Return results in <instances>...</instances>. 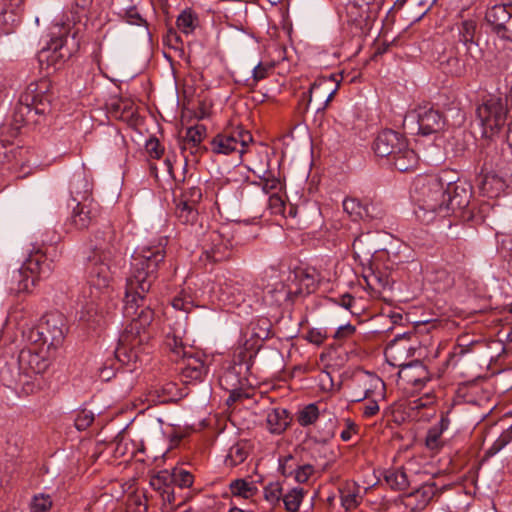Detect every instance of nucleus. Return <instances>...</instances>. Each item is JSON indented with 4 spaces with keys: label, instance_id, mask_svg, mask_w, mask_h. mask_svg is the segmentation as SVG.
I'll list each match as a JSON object with an SVG mask.
<instances>
[{
    "label": "nucleus",
    "instance_id": "f257e3e1",
    "mask_svg": "<svg viewBox=\"0 0 512 512\" xmlns=\"http://www.w3.org/2000/svg\"><path fill=\"white\" fill-rule=\"evenodd\" d=\"M93 249L85 267L86 288L83 291L85 307L90 312L94 310L97 301L109 294L113 279L114 268L121 262V252L117 245L116 231L112 226H105L94 234Z\"/></svg>",
    "mask_w": 512,
    "mask_h": 512
},
{
    "label": "nucleus",
    "instance_id": "f03ea898",
    "mask_svg": "<svg viewBox=\"0 0 512 512\" xmlns=\"http://www.w3.org/2000/svg\"><path fill=\"white\" fill-rule=\"evenodd\" d=\"M167 240L161 239L157 244L138 247L131 256L130 274L127 277L129 304L127 310L133 312V301L148 294L158 277V271L165 263Z\"/></svg>",
    "mask_w": 512,
    "mask_h": 512
},
{
    "label": "nucleus",
    "instance_id": "7ed1b4c3",
    "mask_svg": "<svg viewBox=\"0 0 512 512\" xmlns=\"http://www.w3.org/2000/svg\"><path fill=\"white\" fill-rule=\"evenodd\" d=\"M449 172L440 175H420L411 188V198L418 209L415 214L423 221H431L435 215L447 217L445 202L446 182Z\"/></svg>",
    "mask_w": 512,
    "mask_h": 512
},
{
    "label": "nucleus",
    "instance_id": "20e7f679",
    "mask_svg": "<svg viewBox=\"0 0 512 512\" xmlns=\"http://www.w3.org/2000/svg\"><path fill=\"white\" fill-rule=\"evenodd\" d=\"M51 111L50 82L43 78L31 82L20 95L14 111V121L20 124H37L39 117Z\"/></svg>",
    "mask_w": 512,
    "mask_h": 512
},
{
    "label": "nucleus",
    "instance_id": "39448f33",
    "mask_svg": "<svg viewBox=\"0 0 512 512\" xmlns=\"http://www.w3.org/2000/svg\"><path fill=\"white\" fill-rule=\"evenodd\" d=\"M412 350L413 348L409 344L408 339L405 335H401L388 344L385 356L390 365L400 368L398 372L399 379L419 389L430 380V375L426 366L421 361L413 360L409 363L402 361L403 356Z\"/></svg>",
    "mask_w": 512,
    "mask_h": 512
},
{
    "label": "nucleus",
    "instance_id": "423d86ee",
    "mask_svg": "<svg viewBox=\"0 0 512 512\" xmlns=\"http://www.w3.org/2000/svg\"><path fill=\"white\" fill-rule=\"evenodd\" d=\"M373 149L379 157H387L400 172L414 168L418 162L417 154L408 147L406 138L391 129H385L378 133L373 143Z\"/></svg>",
    "mask_w": 512,
    "mask_h": 512
},
{
    "label": "nucleus",
    "instance_id": "0eeeda50",
    "mask_svg": "<svg viewBox=\"0 0 512 512\" xmlns=\"http://www.w3.org/2000/svg\"><path fill=\"white\" fill-rule=\"evenodd\" d=\"M67 331L66 318L63 314L48 313L29 331L28 339L31 344L43 347L47 353L54 354L63 346Z\"/></svg>",
    "mask_w": 512,
    "mask_h": 512
},
{
    "label": "nucleus",
    "instance_id": "6e6552de",
    "mask_svg": "<svg viewBox=\"0 0 512 512\" xmlns=\"http://www.w3.org/2000/svg\"><path fill=\"white\" fill-rule=\"evenodd\" d=\"M404 126L417 124V133L428 136L442 131L446 118L442 112L428 105L418 106L404 118Z\"/></svg>",
    "mask_w": 512,
    "mask_h": 512
},
{
    "label": "nucleus",
    "instance_id": "1a4fd4ad",
    "mask_svg": "<svg viewBox=\"0 0 512 512\" xmlns=\"http://www.w3.org/2000/svg\"><path fill=\"white\" fill-rule=\"evenodd\" d=\"M252 140L251 133L241 127L225 130L212 138L210 151L217 155H230L234 152L242 155Z\"/></svg>",
    "mask_w": 512,
    "mask_h": 512
},
{
    "label": "nucleus",
    "instance_id": "9d476101",
    "mask_svg": "<svg viewBox=\"0 0 512 512\" xmlns=\"http://www.w3.org/2000/svg\"><path fill=\"white\" fill-rule=\"evenodd\" d=\"M477 116L484 128V133L494 134L506 123L507 100L498 96H490L477 108Z\"/></svg>",
    "mask_w": 512,
    "mask_h": 512
},
{
    "label": "nucleus",
    "instance_id": "9b49d317",
    "mask_svg": "<svg viewBox=\"0 0 512 512\" xmlns=\"http://www.w3.org/2000/svg\"><path fill=\"white\" fill-rule=\"evenodd\" d=\"M52 353H47L43 347L31 345L22 349L17 357L16 363L20 371H23L24 378L31 382V379L44 373L51 364Z\"/></svg>",
    "mask_w": 512,
    "mask_h": 512
},
{
    "label": "nucleus",
    "instance_id": "f8f14e48",
    "mask_svg": "<svg viewBox=\"0 0 512 512\" xmlns=\"http://www.w3.org/2000/svg\"><path fill=\"white\" fill-rule=\"evenodd\" d=\"M472 198V186L466 181H453L447 176L445 202L448 209L447 216L452 214L464 216L470 212L469 205Z\"/></svg>",
    "mask_w": 512,
    "mask_h": 512
},
{
    "label": "nucleus",
    "instance_id": "ddd939ff",
    "mask_svg": "<svg viewBox=\"0 0 512 512\" xmlns=\"http://www.w3.org/2000/svg\"><path fill=\"white\" fill-rule=\"evenodd\" d=\"M132 298L133 297L131 296V299ZM129 299L130 296L128 297V287H126L124 314L126 317H130L132 321L125 331L137 337H142L143 339L147 338L144 330L152 323L154 318L153 310L149 307L148 304H146L147 294H144L142 298L138 297L135 299V301H133V312H129L127 310Z\"/></svg>",
    "mask_w": 512,
    "mask_h": 512
},
{
    "label": "nucleus",
    "instance_id": "4468645a",
    "mask_svg": "<svg viewBox=\"0 0 512 512\" xmlns=\"http://www.w3.org/2000/svg\"><path fill=\"white\" fill-rule=\"evenodd\" d=\"M70 216L65 222L67 232L82 231L88 229L98 218L100 207L93 199L75 201Z\"/></svg>",
    "mask_w": 512,
    "mask_h": 512
},
{
    "label": "nucleus",
    "instance_id": "2eb2a0df",
    "mask_svg": "<svg viewBox=\"0 0 512 512\" xmlns=\"http://www.w3.org/2000/svg\"><path fill=\"white\" fill-rule=\"evenodd\" d=\"M473 59L472 52L466 54L465 49L451 46L439 54L437 63L443 73L461 77L465 74L467 66L470 65V61Z\"/></svg>",
    "mask_w": 512,
    "mask_h": 512
},
{
    "label": "nucleus",
    "instance_id": "dca6fc26",
    "mask_svg": "<svg viewBox=\"0 0 512 512\" xmlns=\"http://www.w3.org/2000/svg\"><path fill=\"white\" fill-rule=\"evenodd\" d=\"M22 266L35 280L48 277L54 269L53 262L48 260L42 248L35 245L29 250Z\"/></svg>",
    "mask_w": 512,
    "mask_h": 512
},
{
    "label": "nucleus",
    "instance_id": "f3484780",
    "mask_svg": "<svg viewBox=\"0 0 512 512\" xmlns=\"http://www.w3.org/2000/svg\"><path fill=\"white\" fill-rule=\"evenodd\" d=\"M143 338L124 332L115 349V358L123 365H130L139 360L138 346L142 343Z\"/></svg>",
    "mask_w": 512,
    "mask_h": 512
},
{
    "label": "nucleus",
    "instance_id": "a211bd4d",
    "mask_svg": "<svg viewBox=\"0 0 512 512\" xmlns=\"http://www.w3.org/2000/svg\"><path fill=\"white\" fill-rule=\"evenodd\" d=\"M248 286L241 281L227 279L220 284L219 300L225 305L239 306L245 301Z\"/></svg>",
    "mask_w": 512,
    "mask_h": 512
},
{
    "label": "nucleus",
    "instance_id": "6ab92c4d",
    "mask_svg": "<svg viewBox=\"0 0 512 512\" xmlns=\"http://www.w3.org/2000/svg\"><path fill=\"white\" fill-rule=\"evenodd\" d=\"M182 366L179 368L181 376L186 383L192 381H201L207 374L208 368L204 361L197 354H189L182 360Z\"/></svg>",
    "mask_w": 512,
    "mask_h": 512
},
{
    "label": "nucleus",
    "instance_id": "aec40b11",
    "mask_svg": "<svg viewBox=\"0 0 512 512\" xmlns=\"http://www.w3.org/2000/svg\"><path fill=\"white\" fill-rule=\"evenodd\" d=\"M451 410L442 411L440 413V420L435 425L431 426L425 437V445L429 450L438 451L443 445V433L449 428L451 420L449 417Z\"/></svg>",
    "mask_w": 512,
    "mask_h": 512
},
{
    "label": "nucleus",
    "instance_id": "412c9836",
    "mask_svg": "<svg viewBox=\"0 0 512 512\" xmlns=\"http://www.w3.org/2000/svg\"><path fill=\"white\" fill-rule=\"evenodd\" d=\"M344 211L352 218L353 221L359 219H380L382 218V212L379 210L378 213H372L370 210H376L374 204H363L356 198H345L343 201Z\"/></svg>",
    "mask_w": 512,
    "mask_h": 512
},
{
    "label": "nucleus",
    "instance_id": "4be33fe9",
    "mask_svg": "<svg viewBox=\"0 0 512 512\" xmlns=\"http://www.w3.org/2000/svg\"><path fill=\"white\" fill-rule=\"evenodd\" d=\"M260 345L257 341L250 343L246 341L243 347L237 349L233 358V368H239L244 374H251V368L254 364V360L259 351Z\"/></svg>",
    "mask_w": 512,
    "mask_h": 512
},
{
    "label": "nucleus",
    "instance_id": "5701e85b",
    "mask_svg": "<svg viewBox=\"0 0 512 512\" xmlns=\"http://www.w3.org/2000/svg\"><path fill=\"white\" fill-rule=\"evenodd\" d=\"M512 15V4H495L489 7L485 13V20L497 35L502 30L503 25Z\"/></svg>",
    "mask_w": 512,
    "mask_h": 512
},
{
    "label": "nucleus",
    "instance_id": "b1692460",
    "mask_svg": "<svg viewBox=\"0 0 512 512\" xmlns=\"http://www.w3.org/2000/svg\"><path fill=\"white\" fill-rule=\"evenodd\" d=\"M438 489L435 482H427L415 489L412 493L407 495V506H411L413 502L414 510H423L432 498L436 495Z\"/></svg>",
    "mask_w": 512,
    "mask_h": 512
},
{
    "label": "nucleus",
    "instance_id": "393cba45",
    "mask_svg": "<svg viewBox=\"0 0 512 512\" xmlns=\"http://www.w3.org/2000/svg\"><path fill=\"white\" fill-rule=\"evenodd\" d=\"M153 487L160 491L162 498V512H174L178 507L184 504V498H180L179 501H177L178 498L176 496V488L175 486H172L171 483L162 480V482L156 483V485Z\"/></svg>",
    "mask_w": 512,
    "mask_h": 512
},
{
    "label": "nucleus",
    "instance_id": "a878e982",
    "mask_svg": "<svg viewBox=\"0 0 512 512\" xmlns=\"http://www.w3.org/2000/svg\"><path fill=\"white\" fill-rule=\"evenodd\" d=\"M329 85L330 82L325 80L310 85L313 99L316 102L314 107L316 112L324 111L336 92V89H331L328 87Z\"/></svg>",
    "mask_w": 512,
    "mask_h": 512
},
{
    "label": "nucleus",
    "instance_id": "bb28decb",
    "mask_svg": "<svg viewBox=\"0 0 512 512\" xmlns=\"http://www.w3.org/2000/svg\"><path fill=\"white\" fill-rule=\"evenodd\" d=\"M35 278L32 277L23 266L14 270L9 280V290L14 294L28 293L35 285Z\"/></svg>",
    "mask_w": 512,
    "mask_h": 512
},
{
    "label": "nucleus",
    "instance_id": "cd10ccee",
    "mask_svg": "<svg viewBox=\"0 0 512 512\" xmlns=\"http://www.w3.org/2000/svg\"><path fill=\"white\" fill-rule=\"evenodd\" d=\"M0 379L7 387L22 385L30 386V381L24 378L23 371H20L16 362L6 363L0 370Z\"/></svg>",
    "mask_w": 512,
    "mask_h": 512
},
{
    "label": "nucleus",
    "instance_id": "c85d7f7f",
    "mask_svg": "<svg viewBox=\"0 0 512 512\" xmlns=\"http://www.w3.org/2000/svg\"><path fill=\"white\" fill-rule=\"evenodd\" d=\"M162 480L168 481L172 483V486H175V488L183 489V488H189L192 486L194 477L193 475L183 469H174L173 473L171 475L165 473L162 475H157L154 477L151 481V485L155 486L156 483L162 482Z\"/></svg>",
    "mask_w": 512,
    "mask_h": 512
},
{
    "label": "nucleus",
    "instance_id": "c756f323",
    "mask_svg": "<svg viewBox=\"0 0 512 512\" xmlns=\"http://www.w3.org/2000/svg\"><path fill=\"white\" fill-rule=\"evenodd\" d=\"M212 246L206 250L207 258L213 262H220L230 257V250L227 243L222 241V236L217 231H212L209 235Z\"/></svg>",
    "mask_w": 512,
    "mask_h": 512
},
{
    "label": "nucleus",
    "instance_id": "7c9ffc66",
    "mask_svg": "<svg viewBox=\"0 0 512 512\" xmlns=\"http://www.w3.org/2000/svg\"><path fill=\"white\" fill-rule=\"evenodd\" d=\"M266 424L268 430L272 434H282L289 424L288 412L286 409L274 408L268 414L266 418Z\"/></svg>",
    "mask_w": 512,
    "mask_h": 512
},
{
    "label": "nucleus",
    "instance_id": "2f4dec72",
    "mask_svg": "<svg viewBox=\"0 0 512 512\" xmlns=\"http://www.w3.org/2000/svg\"><path fill=\"white\" fill-rule=\"evenodd\" d=\"M91 185L82 173L75 174L70 181V193L72 200L82 201L90 198Z\"/></svg>",
    "mask_w": 512,
    "mask_h": 512
},
{
    "label": "nucleus",
    "instance_id": "473e14b6",
    "mask_svg": "<svg viewBox=\"0 0 512 512\" xmlns=\"http://www.w3.org/2000/svg\"><path fill=\"white\" fill-rule=\"evenodd\" d=\"M476 22L474 20H464L458 26L459 42L462 44L466 54H470L471 48L475 45L474 36L476 31Z\"/></svg>",
    "mask_w": 512,
    "mask_h": 512
},
{
    "label": "nucleus",
    "instance_id": "72a5a7b5",
    "mask_svg": "<svg viewBox=\"0 0 512 512\" xmlns=\"http://www.w3.org/2000/svg\"><path fill=\"white\" fill-rule=\"evenodd\" d=\"M198 24V15L191 8L184 9L176 19L177 28L186 35L193 33Z\"/></svg>",
    "mask_w": 512,
    "mask_h": 512
},
{
    "label": "nucleus",
    "instance_id": "f704fd0d",
    "mask_svg": "<svg viewBox=\"0 0 512 512\" xmlns=\"http://www.w3.org/2000/svg\"><path fill=\"white\" fill-rule=\"evenodd\" d=\"M230 491L233 496L249 499L255 496L258 488L253 481L246 479H235L229 484Z\"/></svg>",
    "mask_w": 512,
    "mask_h": 512
},
{
    "label": "nucleus",
    "instance_id": "c9c22d12",
    "mask_svg": "<svg viewBox=\"0 0 512 512\" xmlns=\"http://www.w3.org/2000/svg\"><path fill=\"white\" fill-rule=\"evenodd\" d=\"M165 345L171 353V359L175 362H179L189 354H192L190 350H187L182 339L175 334H168L166 336Z\"/></svg>",
    "mask_w": 512,
    "mask_h": 512
},
{
    "label": "nucleus",
    "instance_id": "e433bc0d",
    "mask_svg": "<svg viewBox=\"0 0 512 512\" xmlns=\"http://www.w3.org/2000/svg\"><path fill=\"white\" fill-rule=\"evenodd\" d=\"M248 375L240 369L230 367L220 378V383L225 387H242L248 382Z\"/></svg>",
    "mask_w": 512,
    "mask_h": 512
},
{
    "label": "nucleus",
    "instance_id": "4c0bfd02",
    "mask_svg": "<svg viewBox=\"0 0 512 512\" xmlns=\"http://www.w3.org/2000/svg\"><path fill=\"white\" fill-rule=\"evenodd\" d=\"M302 461L303 460L298 457L297 449H295L294 453L279 457L278 471L286 478L292 477Z\"/></svg>",
    "mask_w": 512,
    "mask_h": 512
},
{
    "label": "nucleus",
    "instance_id": "58836bf2",
    "mask_svg": "<svg viewBox=\"0 0 512 512\" xmlns=\"http://www.w3.org/2000/svg\"><path fill=\"white\" fill-rule=\"evenodd\" d=\"M175 215L178 221L184 225H194L198 220V211L194 205L185 202H177Z\"/></svg>",
    "mask_w": 512,
    "mask_h": 512
},
{
    "label": "nucleus",
    "instance_id": "ea45409f",
    "mask_svg": "<svg viewBox=\"0 0 512 512\" xmlns=\"http://www.w3.org/2000/svg\"><path fill=\"white\" fill-rule=\"evenodd\" d=\"M306 494V490L301 487H294L283 494L282 500L284 507L288 512H297Z\"/></svg>",
    "mask_w": 512,
    "mask_h": 512
},
{
    "label": "nucleus",
    "instance_id": "a19ab883",
    "mask_svg": "<svg viewBox=\"0 0 512 512\" xmlns=\"http://www.w3.org/2000/svg\"><path fill=\"white\" fill-rule=\"evenodd\" d=\"M385 388V384L381 378L376 375L369 374L367 377V384H365V389L362 394L357 395L354 401L360 402L365 399H369L373 394L378 392L380 396H383V391Z\"/></svg>",
    "mask_w": 512,
    "mask_h": 512
},
{
    "label": "nucleus",
    "instance_id": "79ce46f5",
    "mask_svg": "<svg viewBox=\"0 0 512 512\" xmlns=\"http://www.w3.org/2000/svg\"><path fill=\"white\" fill-rule=\"evenodd\" d=\"M385 480L392 489L405 490L410 486L408 476L403 469L387 471Z\"/></svg>",
    "mask_w": 512,
    "mask_h": 512
},
{
    "label": "nucleus",
    "instance_id": "37998d69",
    "mask_svg": "<svg viewBox=\"0 0 512 512\" xmlns=\"http://www.w3.org/2000/svg\"><path fill=\"white\" fill-rule=\"evenodd\" d=\"M374 0H351L346 5L347 14L351 17L356 14L354 20L359 18H368L370 13V5Z\"/></svg>",
    "mask_w": 512,
    "mask_h": 512
},
{
    "label": "nucleus",
    "instance_id": "c03bdc74",
    "mask_svg": "<svg viewBox=\"0 0 512 512\" xmlns=\"http://www.w3.org/2000/svg\"><path fill=\"white\" fill-rule=\"evenodd\" d=\"M319 417V409L315 403H310L299 410L297 421L300 426L306 427L316 422Z\"/></svg>",
    "mask_w": 512,
    "mask_h": 512
},
{
    "label": "nucleus",
    "instance_id": "a18cd8bd",
    "mask_svg": "<svg viewBox=\"0 0 512 512\" xmlns=\"http://www.w3.org/2000/svg\"><path fill=\"white\" fill-rule=\"evenodd\" d=\"M370 238H371L370 234L367 233V234H361L354 239V241L352 243V249H353L356 257H358V258H360L362 256L372 257L373 254L376 252L375 248H369L366 246V244L369 242Z\"/></svg>",
    "mask_w": 512,
    "mask_h": 512
},
{
    "label": "nucleus",
    "instance_id": "49530a36",
    "mask_svg": "<svg viewBox=\"0 0 512 512\" xmlns=\"http://www.w3.org/2000/svg\"><path fill=\"white\" fill-rule=\"evenodd\" d=\"M53 506L51 496L40 493L34 495L29 504L30 512H50Z\"/></svg>",
    "mask_w": 512,
    "mask_h": 512
},
{
    "label": "nucleus",
    "instance_id": "de8ad7c7",
    "mask_svg": "<svg viewBox=\"0 0 512 512\" xmlns=\"http://www.w3.org/2000/svg\"><path fill=\"white\" fill-rule=\"evenodd\" d=\"M512 441V424L505 429L494 441L490 448L485 452V457H492L500 452L507 444Z\"/></svg>",
    "mask_w": 512,
    "mask_h": 512
},
{
    "label": "nucleus",
    "instance_id": "09e8293b",
    "mask_svg": "<svg viewBox=\"0 0 512 512\" xmlns=\"http://www.w3.org/2000/svg\"><path fill=\"white\" fill-rule=\"evenodd\" d=\"M206 134V127L202 124L189 127L186 130L184 143L191 144L193 147H197L203 140Z\"/></svg>",
    "mask_w": 512,
    "mask_h": 512
},
{
    "label": "nucleus",
    "instance_id": "8fccbe9b",
    "mask_svg": "<svg viewBox=\"0 0 512 512\" xmlns=\"http://www.w3.org/2000/svg\"><path fill=\"white\" fill-rule=\"evenodd\" d=\"M247 455L248 453L242 445L235 444L229 449V453L226 456L225 463L228 466H237L245 461Z\"/></svg>",
    "mask_w": 512,
    "mask_h": 512
},
{
    "label": "nucleus",
    "instance_id": "3c124183",
    "mask_svg": "<svg viewBox=\"0 0 512 512\" xmlns=\"http://www.w3.org/2000/svg\"><path fill=\"white\" fill-rule=\"evenodd\" d=\"M366 283L372 289H385L390 284L389 276L380 271H372L365 276Z\"/></svg>",
    "mask_w": 512,
    "mask_h": 512
},
{
    "label": "nucleus",
    "instance_id": "603ef678",
    "mask_svg": "<svg viewBox=\"0 0 512 512\" xmlns=\"http://www.w3.org/2000/svg\"><path fill=\"white\" fill-rule=\"evenodd\" d=\"M315 473V467L311 463L301 462L292 478L299 484L308 482L311 476Z\"/></svg>",
    "mask_w": 512,
    "mask_h": 512
},
{
    "label": "nucleus",
    "instance_id": "864d4df0",
    "mask_svg": "<svg viewBox=\"0 0 512 512\" xmlns=\"http://www.w3.org/2000/svg\"><path fill=\"white\" fill-rule=\"evenodd\" d=\"M474 352L473 349H466L460 346L454 345L452 351L449 353L447 364L452 367L458 366L463 359Z\"/></svg>",
    "mask_w": 512,
    "mask_h": 512
},
{
    "label": "nucleus",
    "instance_id": "5fc2aeb1",
    "mask_svg": "<svg viewBox=\"0 0 512 512\" xmlns=\"http://www.w3.org/2000/svg\"><path fill=\"white\" fill-rule=\"evenodd\" d=\"M94 421V413L83 409L77 413L74 423L75 427L79 431L87 429Z\"/></svg>",
    "mask_w": 512,
    "mask_h": 512
},
{
    "label": "nucleus",
    "instance_id": "6e6d98bb",
    "mask_svg": "<svg viewBox=\"0 0 512 512\" xmlns=\"http://www.w3.org/2000/svg\"><path fill=\"white\" fill-rule=\"evenodd\" d=\"M282 496V486L279 482H272L265 486L264 497L267 501L276 503L280 501Z\"/></svg>",
    "mask_w": 512,
    "mask_h": 512
},
{
    "label": "nucleus",
    "instance_id": "4d7b16f0",
    "mask_svg": "<svg viewBox=\"0 0 512 512\" xmlns=\"http://www.w3.org/2000/svg\"><path fill=\"white\" fill-rule=\"evenodd\" d=\"M269 70L268 66L258 63L252 70V77L246 80V85L251 88L255 87L259 81L268 76Z\"/></svg>",
    "mask_w": 512,
    "mask_h": 512
},
{
    "label": "nucleus",
    "instance_id": "13d9d810",
    "mask_svg": "<svg viewBox=\"0 0 512 512\" xmlns=\"http://www.w3.org/2000/svg\"><path fill=\"white\" fill-rule=\"evenodd\" d=\"M302 288H297L295 291H292L291 289H286L284 285H281V289L274 290L273 293L275 294V301L278 304H282L286 301H293L294 297L301 294Z\"/></svg>",
    "mask_w": 512,
    "mask_h": 512
},
{
    "label": "nucleus",
    "instance_id": "bf43d9fd",
    "mask_svg": "<svg viewBox=\"0 0 512 512\" xmlns=\"http://www.w3.org/2000/svg\"><path fill=\"white\" fill-rule=\"evenodd\" d=\"M201 198V189L199 187L193 186L181 194V198L178 200V202H185L187 204L195 205L201 200Z\"/></svg>",
    "mask_w": 512,
    "mask_h": 512
},
{
    "label": "nucleus",
    "instance_id": "052dcab7",
    "mask_svg": "<svg viewBox=\"0 0 512 512\" xmlns=\"http://www.w3.org/2000/svg\"><path fill=\"white\" fill-rule=\"evenodd\" d=\"M172 306L176 310H181L187 313L194 307L192 298L186 294L175 296L172 300Z\"/></svg>",
    "mask_w": 512,
    "mask_h": 512
},
{
    "label": "nucleus",
    "instance_id": "680f3d73",
    "mask_svg": "<svg viewBox=\"0 0 512 512\" xmlns=\"http://www.w3.org/2000/svg\"><path fill=\"white\" fill-rule=\"evenodd\" d=\"M262 190L265 194H277L282 190V183L278 178L268 177L262 181Z\"/></svg>",
    "mask_w": 512,
    "mask_h": 512
},
{
    "label": "nucleus",
    "instance_id": "e2e57ef3",
    "mask_svg": "<svg viewBox=\"0 0 512 512\" xmlns=\"http://www.w3.org/2000/svg\"><path fill=\"white\" fill-rule=\"evenodd\" d=\"M326 338H327L326 332L319 328H312L305 335V339L308 342L315 344L317 346L322 345L324 343V341L326 340Z\"/></svg>",
    "mask_w": 512,
    "mask_h": 512
},
{
    "label": "nucleus",
    "instance_id": "0e129e2a",
    "mask_svg": "<svg viewBox=\"0 0 512 512\" xmlns=\"http://www.w3.org/2000/svg\"><path fill=\"white\" fill-rule=\"evenodd\" d=\"M145 148L151 158L159 159L163 154V148L157 138H150L146 141Z\"/></svg>",
    "mask_w": 512,
    "mask_h": 512
},
{
    "label": "nucleus",
    "instance_id": "69168bd1",
    "mask_svg": "<svg viewBox=\"0 0 512 512\" xmlns=\"http://www.w3.org/2000/svg\"><path fill=\"white\" fill-rule=\"evenodd\" d=\"M125 19L126 22L131 25H147L146 20L142 18L135 7H130L125 11Z\"/></svg>",
    "mask_w": 512,
    "mask_h": 512
},
{
    "label": "nucleus",
    "instance_id": "338daca9",
    "mask_svg": "<svg viewBox=\"0 0 512 512\" xmlns=\"http://www.w3.org/2000/svg\"><path fill=\"white\" fill-rule=\"evenodd\" d=\"M163 41L167 46L173 49H178L179 45L182 43L181 36L172 27L168 29Z\"/></svg>",
    "mask_w": 512,
    "mask_h": 512
},
{
    "label": "nucleus",
    "instance_id": "774afa93",
    "mask_svg": "<svg viewBox=\"0 0 512 512\" xmlns=\"http://www.w3.org/2000/svg\"><path fill=\"white\" fill-rule=\"evenodd\" d=\"M499 252L506 261L512 262V236H506L502 239Z\"/></svg>",
    "mask_w": 512,
    "mask_h": 512
}]
</instances>
